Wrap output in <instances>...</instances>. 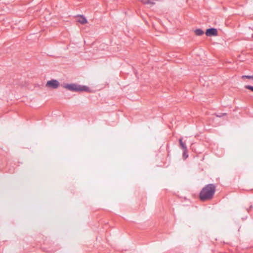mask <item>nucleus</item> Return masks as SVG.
Returning a JSON list of instances; mask_svg holds the SVG:
<instances>
[{"label": "nucleus", "mask_w": 253, "mask_h": 253, "mask_svg": "<svg viewBox=\"0 0 253 253\" xmlns=\"http://www.w3.org/2000/svg\"><path fill=\"white\" fill-rule=\"evenodd\" d=\"M215 191L213 184H209L202 188L200 193V198L202 201L209 200L212 198Z\"/></svg>", "instance_id": "1"}, {"label": "nucleus", "mask_w": 253, "mask_h": 253, "mask_svg": "<svg viewBox=\"0 0 253 253\" xmlns=\"http://www.w3.org/2000/svg\"><path fill=\"white\" fill-rule=\"evenodd\" d=\"M243 79H252L253 80V76H249V75H244L242 77Z\"/></svg>", "instance_id": "9"}, {"label": "nucleus", "mask_w": 253, "mask_h": 253, "mask_svg": "<svg viewBox=\"0 0 253 253\" xmlns=\"http://www.w3.org/2000/svg\"><path fill=\"white\" fill-rule=\"evenodd\" d=\"M59 84V82L57 80L52 79L47 81L46 86L53 89H56L58 87Z\"/></svg>", "instance_id": "3"}, {"label": "nucleus", "mask_w": 253, "mask_h": 253, "mask_svg": "<svg viewBox=\"0 0 253 253\" xmlns=\"http://www.w3.org/2000/svg\"><path fill=\"white\" fill-rule=\"evenodd\" d=\"M78 21L82 24H84L87 22L86 19L83 15H80L79 16Z\"/></svg>", "instance_id": "5"}, {"label": "nucleus", "mask_w": 253, "mask_h": 253, "mask_svg": "<svg viewBox=\"0 0 253 253\" xmlns=\"http://www.w3.org/2000/svg\"><path fill=\"white\" fill-rule=\"evenodd\" d=\"M141 1H142L144 4H154L155 3L153 1H152L150 0H141Z\"/></svg>", "instance_id": "8"}, {"label": "nucleus", "mask_w": 253, "mask_h": 253, "mask_svg": "<svg viewBox=\"0 0 253 253\" xmlns=\"http://www.w3.org/2000/svg\"><path fill=\"white\" fill-rule=\"evenodd\" d=\"M179 142L180 143V146L181 147V148L183 149V150H187V147L186 144L183 142L182 141V138H181L179 139Z\"/></svg>", "instance_id": "6"}, {"label": "nucleus", "mask_w": 253, "mask_h": 253, "mask_svg": "<svg viewBox=\"0 0 253 253\" xmlns=\"http://www.w3.org/2000/svg\"><path fill=\"white\" fill-rule=\"evenodd\" d=\"M70 91L74 92L89 91V88L85 85H79L76 84H66L63 86Z\"/></svg>", "instance_id": "2"}, {"label": "nucleus", "mask_w": 253, "mask_h": 253, "mask_svg": "<svg viewBox=\"0 0 253 253\" xmlns=\"http://www.w3.org/2000/svg\"><path fill=\"white\" fill-rule=\"evenodd\" d=\"M245 87L247 89H248L252 91L253 92V86L250 85H246L245 86Z\"/></svg>", "instance_id": "11"}, {"label": "nucleus", "mask_w": 253, "mask_h": 253, "mask_svg": "<svg viewBox=\"0 0 253 253\" xmlns=\"http://www.w3.org/2000/svg\"><path fill=\"white\" fill-rule=\"evenodd\" d=\"M194 32L197 36H201L204 34V31L201 29H196Z\"/></svg>", "instance_id": "7"}, {"label": "nucleus", "mask_w": 253, "mask_h": 253, "mask_svg": "<svg viewBox=\"0 0 253 253\" xmlns=\"http://www.w3.org/2000/svg\"><path fill=\"white\" fill-rule=\"evenodd\" d=\"M217 116L220 117L221 116V115H217Z\"/></svg>", "instance_id": "12"}, {"label": "nucleus", "mask_w": 253, "mask_h": 253, "mask_svg": "<svg viewBox=\"0 0 253 253\" xmlns=\"http://www.w3.org/2000/svg\"><path fill=\"white\" fill-rule=\"evenodd\" d=\"M206 35L209 37L217 36V30L214 28L207 29L206 31Z\"/></svg>", "instance_id": "4"}, {"label": "nucleus", "mask_w": 253, "mask_h": 253, "mask_svg": "<svg viewBox=\"0 0 253 253\" xmlns=\"http://www.w3.org/2000/svg\"><path fill=\"white\" fill-rule=\"evenodd\" d=\"M188 157V155L187 154V150H183V157L184 159H186Z\"/></svg>", "instance_id": "10"}]
</instances>
